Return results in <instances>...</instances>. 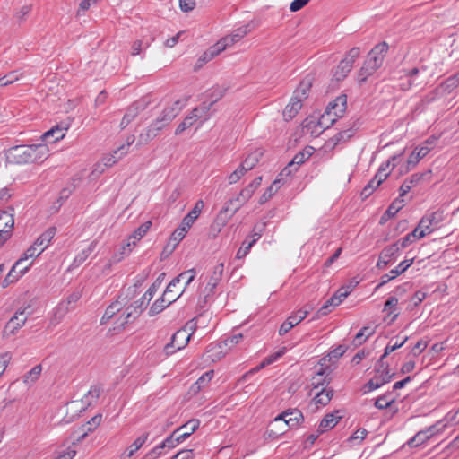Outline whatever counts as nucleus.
<instances>
[{
	"label": "nucleus",
	"mask_w": 459,
	"mask_h": 459,
	"mask_svg": "<svg viewBox=\"0 0 459 459\" xmlns=\"http://www.w3.org/2000/svg\"><path fill=\"white\" fill-rule=\"evenodd\" d=\"M48 148L45 143L15 145L4 151L7 163L25 165L46 158Z\"/></svg>",
	"instance_id": "1"
},
{
	"label": "nucleus",
	"mask_w": 459,
	"mask_h": 459,
	"mask_svg": "<svg viewBox=\"0 0 459 459\" xmlns=\"http://www.w3.org/2000/svg\"><path fill=\"white\" fill-rule=\"evenodd\" d=\"M304 422L303 413L298 409H289L277 415L269 424L266 435L271 439H277L288 429H295Z\"/></svg>",
	"instance_id": "2"
},
{
	"label": "nucleus",
	"mask_w": 459,
	"mask_h": 459,
	"mask_svg": "<svg viewBox=\"0 0 459 459\" xmlns=\"http://www.w3.org/2000/svg\"><path fill=\"white\" fill-rule=\"evenodd\" d=\"M389 46L383 41L377 44L368 54L363 65L358 72L357 82L362 85L368 78L372 76L382 65L388 52Z\"/></svg>",
	"instance_id": "3"
},
{
	"label": "nucleus",
	"mask_w": 459,
	"mask_h": 459,
	"mask_svg": "<svg viewBox=\"0 0 459 459\" xmlns=\"http://www.w3.org/2000/svg\"><path fill=\"white\" fill-rule=\"evenodd\" d=\"M385 359L381 357L378 359L375 365L374 377L369 379L364 385L365 393L376 390L385 384L391 381L394 373H392L389 369V365L384 361Z\"/></svg>",
	"instance_id": "4"
},
{
	"label": "nucleus",
	"mask_w": 459,
	"mask_h": 459,
	"mask_svg": "<svg viewBox=\"0 0 459 459\" xmlns=\"http://www.w3.org/2000/svg\"><path fill=\"white\" fill-rule=\"evenodd\" d=\"M444 221V214L441 211H435L425 214L419 221L418 228L420 230L419 232L420 238H424L432 233L439 227V224Z\"/></svg>",
	"instance_id": "5"
},
{
	"label": "nucleus",
	"mask_w": 459,
	"mask_h": 459,
	"mask_svg": "<svg viewBox=\"0 0 459 459\" xmlns=\"http://www.w3.org/2000/svg\"><path fill=\"white\" fill-rule=\"evenodd\" d=\"M14 209L8 207L0 212V247L11 238L14 226Z\"/></svg>",
	"instance_id": "6"
},
{
	"label": "nucleus",
	"mask_w": 459,
	"mask_h": 459,
	"mask_svg": "<svg viewBox=\"0 0 459 459\" xmlns=\"http://www.w3.org/2000/svg\"><path fill=\"white\" fill-rule=\"evenodd\" d=\"M190 330L185 327L178 330L171 337L170 342L167 343L164 347V351L167 355L173 354L176 351H179L185 348L190 338L192 336V333Z\"/></svg>",
	"instance_id": "7"
},
{
	"label": "nucleus",
	"mask_w": 459,
	"mask_h": 459,
	"mask_svg": "<svg viewBox=\"0 0 459 459\" xmlns=\"http://www.w3.org/2000/svg\"><path fill=\"white\" fill-rule=\"evenodd\" d=\"M347 108V96L342 94L338 96L335 100L331 101L328 106L326 107L325 112L324 115H322L319 125L321 126H325V128L329 127V125H325V120L328 119V117L333 113L335 117H341L342 114L345 112Z\"/></svg>",
	"instance_id": "8"
},
{
	"label": "nucleus",
	"mask_w": 459,
	"mask_h": 459,
	"mask_svg": "<svg viewBox=\"0 0 459 459\" xmlns=\"http://www.w3.org/2000/svg\"><path fill=\"white\" fill-rule=\"evenodd\" d=\"M431 178L432 171L430 169L412 174L410 178H406L400 186V197H403L411 188L421 183L430 181Z\"/></svg>",
	"instance_id": "9"
},
{
	"label": "nucleus",
	"mask_w": 459,
	"mask_h": 459,
	"mask_svg": "<svg viewBox=\"0 0 459 459\" xmlns=\"http://www.w3.org/2000/svg\"><path fill=\"white\" fill-rule=\"evenodd\" d=\"M150 100L147 97H143L136 101H134L133 104H131L121 122H120V128L125 129L132 121L134 120V118L142 112L149 105Z\"/></svg>",
	"instance_id": "10"
},
{
	"label": "nucleus",
	"mask_w": 459,
	"mask_h": 459,
	"mask_svg": "<svg viewBox=\"0 0 459 459\" xmlns=\"http://www.w3.org/2000/svg\"><path fill=\"white\" fill-rule=\"evenodd\" d=\"M313 151L314 149L308 146L302 152H298L288 163V165L281 171L279 177H289L292 173L296 172L299 167L311 157V155L313 154Z\"/></svg>",
	"instance_id": "11"
},
{
	"label": "nucleus",
	"mask_w": 459,
	"mask_h": 459,
	"mask_svg": "<svg viewBox=\"0 0 459 459\" xmlns=\"http://www.w3.org/2000/svg\"><path fill=\"white\" fill-rule=\"evenodd\" d=\"M147 305L148 304L144 301L143 298H140L133 304L126 307L122 314V316H124L125 319L120 322V325H124L128 322L134 320L143 311Z\"/></svg>",
	"instance_id": "12"
},
{
	"label": "nucleus",
	"mask_w": 459,
	"mask_h": 459,
	"mask_svg": "<svg viewBox=\"0 0 459 459\" xmlns=\"http://www.w3.org/2000/svg\"><path fill=\"white\" fill-rule=\"evenodd\" d=\"M81 291L76 290L69 294L61 301L56 308V316L61 319L66 313L74 308L75 304L81 299Z\"/></svg>",
	"instance_id": "13"
},
{
	"label": "nucleus",
	"mask_w": 459,
	"mask_h": 459,
	"mask_svg": "<svg viewBox=\"0 0 459 459\" xmlns=\"http://www.w3.org/2000/svg\"><path fill=\"white\" fill-rule=\"evenodd\" d=\"M389 173H385V168H379L377 174L372 179L364 186L360 195L362 198H368L372 193L387 178Z\"/></svg>",
	"instance_id": "14"
},
{
	"label": "nucleus",
	"mask_w": 459,
	"mask_h": 459,
	"mask_svg": "<svg viewBox=\"0 0 459 459\" xmlns=\"http://www.w3.org/2000/svg\"><path fill=\"white\" fill-rule=\"evenodd\" d=\"M413 258L403 260L394 269L391 270L389 273L382 275L380 278V282L377 285L376 290L379 289L391 280L403 273L413 264Z\"/></svg>",
	"instance_id": "15"
},
{
	"label": "nucleus",
	"mask_w": 459,
	"mask_h": 459,
	"mask_svg": "<svg viewBox=\"0 0 459 459\" xmlns=\"http://www.w3.org/2000/svg\"><path fill=\"white\" fill-rule=\"evenodd\" d=\"M187 99L178 100L171 106L166 107L159 116L165 124H169L186 105Z\"/></svg>",
	"instance_id": "16"
},
{
	"label": "nucleus",
	"mask_w": 459,
	"mask_h": 459,
	"mask_svg": "<svg viewBox=\"0 0 459 459\" xmlns=\"http://www.w3.org/2000/svg\"><path fill=\"white\" fill-rule=\"evenodd\" d=\"M400 251L398 243H394L385 247L380 253L377 266L379 269H385L391 260L395 257Z\"/></svg>",
	"instance_id": "17"
},
{
	"label": "nucleus",
	"mask_w": 459,
	"mask_h": 459,
	"mask_svg": "<svg viewBox=\"0 0 459 459\" xmlns=\"http://www.w3.org/2000/svg\"><path fill=\"white\" fill-rule=\"evenodd\" d=\"M29 313L26 309L17 311L14 316L7 322L5 331L10 334H14L21 327H22L28 318Z\"/></svg>",
	"instance_id": "18"
},
{
	"label": "nucleus",
	"mask_w": 459,
	"mask_h": 459,
	"mask_svg": "<svg viewBox=\"0 0 459 459\" xmlns=\"http://www.w3.org/2000/svg\"><path fill=\"white\" fill-rule=\"evenodd\" d=\"M246 203L247 201L242 200L241 195L239 194L237 196L230 198L225 203L223 208L221 210L218 219H221L223 215H225L226 218L228 213H230L229 218H230Z\"/></svg>",
	"instance_id": "19"
},
{
	"label": "nucleus",
	"mask_w": 459,
	"mask_h": 459,
	"mask_svg": "<svg viewBox=\"0 0 459 459\" xmlns=\"http://www.w3.org/2000/svg\"><path fill=\"white\" fill-rule=\"evenodd\" d=\"M212 313L209 311H203L198 314L195 318L186 323V328H188L193 333L199 328H206L212 320Z\"/></svg>",
	"instance_id": "20"
},
{
	"label": "nucleus",
	"mask_w": 459,
	"mask_h": 459,
	"mask_svg": "<svg viewBox=\"0 0 459 459\" xmlns=\"http://www.w3.org/2000/svg\"><path fill=\"white\" fill-rule=\"evenodd\" d=\"M306 311H296L292 313L280 326L279 334L285 335L290 329L299 325L306 318Z\"/></svg>",
	"instance_id": "21"
},
{
	"label": "nucleus",
	"mask_w": 459,
	"mask_h": 459,
	"mask_svg": "<svg viewBox=\"0 0 459 459\" xmlns=\"http://www.w3.org/2000/svg\"><path fill=\"white\" fill-rule=\"evenodd\" d=\"M342 419L339 411H335L331 413H327L320 421L319 426L317 428V432L319 434H323L332 429H333L339 420Z\"/></svg>",
	"instance_id": "22"
},
{
	"label": "nucleus",
	"mask_w": 459,
	"mask_h": 459,
	"mask_svg": "<svg viewBox=\"0 0 459 459\" xmlns=\"http://www.w3.org/2000/svg\"><path fill=\"white\" fill-rule=\"evenodd\" d=\"M184 293V290H182L178 295H172L168 299L162 295L160 299H158L150 307V315L153 316L160 313L164 310L169 305L175 302L182 294Z\"/></svg>",
	"instance_id": "23"
},
{
	"label": "nucleus",
	"mask_w": 459,
	"mask_h": 459,
	"mask_svg": "<svg viewBox=\"0 0 459 459\" xmlns=\"http://www.w3.org/2000/svg\"><path fill=\"white\" fill-rule=\"evenodd\" d=\"M436 433V426L432 425L424 430L419 431L414 437L408 440L407 445L411 447L419 446L428 441Z\"/></svg>",
	"instance_id": "24"
},
{
	"label": "nucleus",
	"mask_w": 459,
	"mask_h": 459,
	"mask_svg": "<svg viewBox=\"0 0 459 459\" xmlns=\"http://www.w3.org/2000/svg\"><path fill=\"white\" fill-rule=\"evenodd\" d=\"M131 241L129 240H127L126 243L122 244L108 260L105 266V270H110L113 264L121 262L126 256H127L131 252Z\"/></svg>",
	"instance_id": "25"
},
{
	"label": "nucleus",
	"mask_w": 459,
	"mask_h": 459,
	"mask_svg": "<svg viewBox=\"0 0 459 459\" xmlns=\"http://www.w3.org/2000/svg\"><path fill=\"white\" fill-rule=\"evenodd\" d=\"M285 352V348H283L281 351H279L270 356H268L258 366L253 368L247 373H245L241 378L238 380L239 382H245L250 376L254 375L255 373L258 372L260 369L264 368L267 365H270L276 361L279 358H281Z\"/></svg>",
	"instance_id": "26"
},
{
	"label": "nucleus",
	"mask_w": 459,
	"mask_h": 459,
	"mask_svg": "<svg viewBox=\"0 0 459 459\" xmlns=\"http://www.w3.org/2000/svg\"><path fill=\"white\" fill-rule=\"evenodd\" d=\"M199 426L200 420L197 419H192L176 429V432H178L179 439L183 442L188 438L199 428Z\"/></svg>",
	"instance_id": "27"
},
{
	"label": "nucleus",
	"mask_w": 459,
	"mask_h": 459,
	"mask_svg": "<svg viewBox=\"0 0 459 459\" xmlns=\"http://www.w3.org/2000/svg\"><path fill=\"white\" fill-rule=\"evenodd\" d=\"M56 234V228L51 226L36 238L35 246L39 247V252H43L49 246Z\"/></svg>",
	"instance_id": "28"
},
{
	"label": "nucleus",
	"mask_w": 459,
	"mask_h": 459,
	"mask_svg": "<svg viewBox=\"0 0 459 459\" xmlns=\"http://www.w3.org/2000/svg\"><path fill=\"white\" fill-rule=\"evenodd\" d=\"M223 271H224L223 264H218L214 266L212 275L211 276V278L205 287V290H207L206 296H209L213 293V290L216 288V286L221 280Z\"/></svg>",
	"instance_id": "29"
},
{
	"label": "nucleus",
	"mask_w": 459,
	"mask_h": 459,
	"mask_svg": "<svg viewBox=\"0 0 459 459\" xmlns=\"http://www.w3.org/2000/svg\"><path fill=\"white\" fill-rule=\"evenodd\" d=\"M204 206V204L203 200H198L194 208L184 217V219L181 221V224L186 226V228L190 229L194 221L198 218L200 215L203 208Z\"/></svg>",
	"instance_id": "30"
},
{
	"label": "nucleus",
	"mask_w": 459,
	"mask_h": 459,
	"mask_svg": "<svg viewBox=\"0 0 459 459\" xmlns=\"http://www.w3.org/2000/svg\"><path fill=\"white\" fill-rule=\"evenodd\" d=\"M302 108V101L300 100H298L294 97L290 99V103L285 107L283 110V117L286 121L291 120L293 117H296L298 112Z\"/></svg>",
	"instance_id": "31"
},
{
	"label": "nucleus",
	"mask_w": 459,
	"mask_h": 459,
	"mask_svg": "<svg viewBox=\"0 0 459 459\" xmlns=\"http://www.w3.org/2000/svg\"><path fill=\"white\" fill-rule=\"evenodd\" d=\"M67 130V127H61L59 126H56L45 132L41 135L42 141L55 143L60 139H63L65 136V131Z\"/></svg>",
	"instance_id": "32"
},
{
	"label": "nucleus",
	"mask_w": 459,
	"mask_h": 459,
	"mask_svg": "<svg viewBox=\"0 0 459 459\" xmlns=\"http://www.w3.org/2000/svg\"><path fill=\"white\" fill-rule=\"evenodd\" d=\"M212 108V103H209L208 101H204L201 103L199 107L192 109L190 114L193 116L194 119L196 121L200 118H204V121H206L210 117L209 111Z\"/></svg>",
	"instance_id": "33"
},
{
	"label": "nucleus",
	"mask_w": 459,
	"mask_h": 459,
	"mask_svg": "<svg viewBox=\"0 0 459 459\" xmlns=\"http://www.w3.org/2000/svg\"><path fill=\"white\" fill-rule=\"evenodd\" d=\"M251 31L250 24L243 25L238 29H236L230 35L222 38V39H227V42L230 43V47L234 43L239 41L242 38H244L247 34Z\"/></svg>",
	"instance_id": "34"
},
{
	"label": "nucleus",
	"mask_w": 459,
	"mask_h": 459,
	"mask_svg": "<svg viewBox=\"0 0 459 459\" xmlns=\"http://www.w3.org/2000/svg\"><path fill=\"white\" fill-rule=\"evenodd\" d=\"M188 230V228L180 223L179 227L174 230L169 240V244L172 243L169 254H171L175 250L176 247L185 238Z\"/></svg>",
	"instance_id": "35"
},
{
	"label": "nucleus",
	"mask_w": 459,
	"mask_h": 459,
	"mask_svg": "<svg viewBox=\"0 0 459 459\" xmlns=\"http://www.w3.org/2000/svg\"><path fill=\"white\" fill-rule=\"evenodd\" d=\"M312 86V82L310 79H304L300 82L299 86L294 91L293 96L298 100H300V101H303L307 98L308 92L310 91Z\"/></svg>",
	"instance_id": "36"
},
{
	"label": "nucleus",
	"mask_w": 459,
	"mask_h": 459,
	"mask_svg": "<svg viewBox=\"0 0 459 459\" xmlns=\"http://www.w3.org/2000/svg\"><path fill=\"white\" fill-rule=\"evenodd\" d=\"M263 156V152L260 150H255V152L249 153L243 162L240 164L241 167L247 172L253 169L255 165L259 162L261 157Z\"/></svg>",
	"instance_id": "37"
},
{
	"label": "nucleus",
	"mask_w": 459,
	"mask_h": 459,
	"mask_svg": "<svg viewBox=\"0 0 459 459\" xmlns=\"http://www.w3.org/2000/svg\"><path fill=\"white\" fill-rule=\"evenodd\" d=\"M355 122L352 123V126L345 130H342L337 133L333 138L330 139V142L333 143V146L337 145L340 143H343L351 139L356 133L357 129L354 128Z\"/></svg>",
	"instance_id": "38"
},
{
	"label": "nucleus",
	"mask_w": 459,
	"mask_h": 459,
	"mask_svg": "<svg viewBox=\"0 0 459 459\" xmlns=\"http://www.w3.org/2000/svg\"><path fill=\"white\" fill-rule=\"evenodd\" d=\"M333 390L323 388L321 391L316 394L314 397V403L316 407H323L328 404L333 398Z\"/></svg>",
	"instance_id": "39"
},
{
	"label": "nucleus",
	"mask_w": 459,
	"mask_h": 459,
	"mask_svg": "<svg viewBox=\"0 0 459 459\" xmlns=\"http://www.w3.org/2000/svg\"><path fill=\"white\" fill-rule=\"evenodd\" d=\"M283 178L278 176V178L273 182V184L264 191V193L259 198V204H265L272 196L278 191L281 186Z\"/></svg>",
	"instance_id": "40"
},
{
	"label": "nucleus",
	"mask_w": 459,
	"mask_h": 459,
	"mask_svg": "<svg viewBox=\"0 0 459 459\" xmlns=\"http://www.w3.org/2000/svg\"><path fill=\"white\" fill-rule=\"evenodd\" d=\"M122 302L118 299L110 304L105 310L104 315L100 319V324H106L109 319L113 318L121 309Z\"/></svg>",
	"instance_id": "41"
},
{
	"label": "nucleus",
	"mask_w": 459,
	"mask_h": 459,
	"mask_svg": "<svg viewBox=\"0 0 459 459\" xmlns=\"http://www.w3.org/2000/svg\"><path fill=\"white\" fill-rule=\"evenodd\" d=\"M351 69L352 66L351 63L347 61H341L333 73V79L337 82L342 81L347 77Z\"/></svg>",
	"instance_id": "42"
},
{
	"label": "nucleus",
	"mask_w": 459,
	"mask_h": 459,
	"mask_svg": "<svg viewBox=\"0 0 459 459\" xmlns=\"http://www.w3.org/2000/svg\"><path fill=\"white\" fill-rule=\"evenodd\" d=\"M97 240H93L90 243V245L84 248L83 250H82L75 257H74V264L75 265H80L82 264L89 256L95 250L96 247H97Z\"/></svg>",
	"instance_id": "43"
},
{
	"label": "nucleus",
	"mask_w": 459,
	"mask_h": 459,
	"mask_svg": "<svg viewBox=\"0 0 459 459\" xmlns=\"http://www.w3.org/2000/svg\"><path fill=\"white\" fill-rule=\"evenodd\" d=\"M152 226L151 221H145L139 228H137L133 234L128 238V240L131 241L132 246H135L136 240H140L145 234L148 232Z\"/></svg>",
	"instance_id": "44"
},
{
	"label": "nucleus",
	"mask_w": 459,
	"mask_h": 459,
	"mask_svg": "<svg viewBox=\"0 0 459 459\" xmlns=\"http://www.w3.org/2000/svg\"><path fill=\"white\" fill-rule=\"evenodd\" d=\"M420 230L418 228V226L409 234H407L405 237L402 238L400 240H398L396 243H398V246H400L402 248H405L411 244H412L417 239H421L422 238H420L419 232Z\"/></svg>",
	"instance_id": "45"
},
{
	"label": "nucleus",
	"mask_w": 459,
	"mask_h": 459,
	"mask_svg": "<svg viewBox=\"0 0 459 459\" xmlns=\"http://www.w3.org/2000/svg\"><path fill=\"white\" fill-rule=\"evenodd\" d=\"M396 397L392 396L391 393H386L383 395H380L378 398L375 401V407L383 410L386 409L391 406L392 403L395 402Z\"/></svg>",
	"instance_id": "46"
},
{
	"label": "nucleus",
	"mask_w": 459,
	"mask_h": 459,
	"mask_svg": "<svg viewBox=\"0 0 459 459\" xmlns=\"http://www.w3.org/2000/svg\"><path fill=\"white\" fill-rule=\"evenodd\" d=\"M230 47V43L227 42V39H221L217 43H215L213 46L210 47L206 52L207 55L213 59L215 56H217L219 54H221L222 51H224L227 48Z\"/></svg>",
	"instance_id": "47"
},
{
	"label": "nucleus",
	"mask_w": 459,
	"mask_h": 459,
	"mask_svg": "<svg viewBox=\"0 0 459 459\" xmlns=\"http://www.w3.org/2000/svg\"><path fill=\"white\" fill-rule=\"evenodd\" d=\"M153 40L154 38L151 37L149 39H137L134 41L131 47V55H139L142 52L143 48H148Z\"/></svg>",
	"instance_id": "48"
},
{
	"label": "nucleus",
	"mask_w": 459,
	"mask_h": 459,
	"mask_svg": "<svg viewBox=\"0 0 459 459\" xmlns=\"http://www.w3.org/2000/svg\"><path fill=\"white\" fill-rule=\"evenodd\" d=\"M438 138L431 135L429 136L420 146L415 148V150L420 154V157H425L436 144Z\"/></svg>",
	"instance_id": "49"
},
{
	"label": "nucleus",
	"mask_w": 459,
	"mask_h": 459,
	"mask_svg": "<svg viewBox=\"0 0 459 459\" xmlns=\"http://www.w3.org/2000/svg\"><path fill=\"white\" fill-rule=\"evenodd\" d=\"M213 375H214L213 370H209V371L205 372L204 374H203L196 380V382L193 385L192 390H194V392L200 391L211 381V379L213 377Z\"/></svg>",
	"instance_id": "50"
},
{
	"label": "nucleus",
	"mask_w": 459,
	"mask_h": 459,
	"mask_svg": "<svg viewBox=\"0 0 459 459\" xmlns=\"http://www.w3.org/2000/svg\"><path fill=\"white\" fill-rule=\"evenodd\" d=\"M126 154V145L119 146L112 154L105 159V166H112Z\"/></svg>",
	"instance_id": "51"
},
{
	"label": "nucleus",
	"mask_w": 459,
	"mask_h": 459,
	"mask_svg": "<svg viewBox=\"0 0 459 459\" xmlns=\"http://www.w3.org/2000/svg\"><path fill=\"white\" fill-rule=\"evenodd\" d=\"M149 437V433L145 432L142 434L139 437H137L134 443L127 448V456L131 457L134 455L136 451H138L143 444L147 441Z\"/></svg>",
	"instance_id": "52"
},
{
	"label": "nucleus",
	"mask_w": 459,
	"mask_h": 459,
	"mask_svg": "<svg viewBox=\"0 0 459 459\" xmlns=\"http://www.w3.org/2000/svg\"><path fill=\"white\" fill-rule=\"evenodd\" d=\"M403 152L391 156L385 162L382 163L379 168H385V173L391 172L392 169L402 160Z\"/></svg>",
	"instance_id": "53"
},
{
	"label": "nucleus",
	"mask_w": 459,
	"mask_h": 459,
	"mask_svg": "<svg viewBox=\"0 0 459 459\" xmlns=\"http://www.w3.org/2000/svg\"><path fill=\"white\" fill-rule=\"evenodd\" d=\"M403 197L399 196L394 199L385 211V215H388L389 218L394 217L403 207Z\"/></svg>",
	"instance_id": "54"
},
{
	"label": "nucleus",
	"mask_w": 459,
	"mask_h": 459,
	"mask_svg": "<svg viewBox=\"0 0 459 459\" xmlns=\"http://www.w3.org/2000/svg\"><path fill=\"white\" fill-rule=\"evenodd\" d=\"M255 244V239H248L247 238L243 243L242 246L239 247V249L237 252L236 258L242 259L244 258L248 252L250 251L251 247Z\"/></svg>",
	"instance_id": "55"
},
{
	"label": "nucleus",
	"mask_w": 459,
	"mask_h": 459,
	"mask_svg": "<svg viewBox=\"0 0 459 459\" xmlns=\"http://www.w3.org/2000/svg\"><path fill=\"white\" fill-rule=\"evenodd\" d=\"M407 340L408 337H404L401 342L395 341L394 342H393L394 340H390L386 347L385 348L384 354L381 356V358L385 359L391 352L403 346Z\"/></svg>",
	"instance_id": "56"
},
{
	"label": "nucleus",
	"mask_w": 459,
	"mask_h": 459,
	"mask_svg": "<svg viewBox=\"0 0 459 459\" xmlns=\"http://www.w3.org/2000/svg\"><path fill=\"white\" fill-rule=\"evenodd\" d=\"M226 92V88L224 87H221V86H217V87H213L210 92H209V99H210V101L209 103H212V106L217 102L219 101L225 94Z\"/></svg>",
	"instance_id": "57"
},
{
	"label": "nucleus",
	"mask_w": 459,
	"mask_h": 459,
	"mask_svg": "<svg viewBox=\"0 0 459 459\" xmlns=\"http://www.w3.org/2000/svg\"><path fill=\"white\" fill-rule=\"evenodd\" d=\"M182 440L179 439V437L178 435V432H176V429L172 432V434L165 438L160 444L163 448H174L177 446L179 443H181Z\"/></svg>",
	"instance_id": "58"
},
{
	"label": "nucleus",
	"mask_w": 459,
	"mask_h": 459,
	"mask_svg": "<svg viewBox=\"0 0 459 459\" xmlns=\"http://www.w3.org/2000/svg\"><path fill=\"white\" fill-rule=\"evenodd\" d=\"M420 153L414 150L411 154L410 156L408 157V160H407V165L404 169V170H401V174L403 173H406L408 172L409 170H411V169H413L418 163L419 161L423 159V157H420Z\"/></svg>",
	"instance_id": "59"
},
{
	"label": "nucleus",
	"mask_w": 459,
	"mask_h": 459,
	"mask_svg": "<svg viewBox=\"0 0 459 459\" xmlns=\"http://www.w3.org/2000/svg\"><path fill=\"white\" fill-rule=\"evenodd\" d=\"M22 74H18V71H12L3 77H0V86H8L20 79Z\"/></svg>",
	"instance_id": "60"
},
{
	"label": "nucleus",
	"mask_w": 459,
	"mask_h": 459,
	"mask_svg": "<svg viewBox=\"0 0 459 459\" xmlns=\"http://www.w3.org/2000/svg\"><path fill=\"white\" fill-rule=\"evenodd\" d=\"M158 134L149 126L144 132L141 133L138 136V144H146L151 140L154 139Z\"/></svg>",
	"instance_id": "61"
},
{
	"label": "nucleus",
	"mask_w": 459,
	"mask_h": 459,
	"mask_svg": "<svg viewBox=\"0 0 459 459\" xmlns=\"http://www.w3.org/2000/svg\"><path fill=\"white\" fill-rule=\"evenodd\" d=\"M100 387L92 386L84 396L83 402L88 405L91 404L93 401H97L100 394Z\"/></svg>",
	"instance_id": "62"
},
{
	"label": "nucleus",
	"mask_w": 459,
	"mask_h": 459,
	"mask_svg": "<svg viewBox=\"0 0 459 459\" xmlns=\"http://www.w3.org/2000/svg\"><path fill=\"white\" fill-rule=\"evenodd\" d=\"M196 122L195 119H194L193 116L191 114H189L188 116H186L184 120L178 126V127L176 128V131H175V134H180L181 133H183L185 130H186L187 128L191 127L194 123Z\"/></svg>",
	"instance_id": "63"
},
{
	"label": "nucleus",
	"mask_w": 459,
	"mask_h": 459,
	"mask_svg": "<svg viewBox=\"0 0 459 459\" xmlns=\"http://www.w3.org/2000/svg\"><path fill=\"white\" fill-rule=\"evenodd\" d=\"M22 275L20 274L16 269L13 267L11 268L8 274L5 276L4 280L2 282L3 288H6L9 284L17 281Z\"/></svg>",
	"instance_id": "64"
}]
</instances>
